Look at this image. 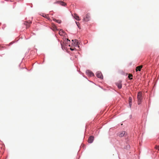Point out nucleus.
Instances as JSON below:
<instances>
[{"instance_id": "ddd939ff", "label": "nucleus", "mask_w": 159, "mask_h": 159, "mask_svg": "<svg viewBox=\"0 0 159 159\" xmlns=\"http://www.w3.org/2000/svg\"><path fill=\"white\" fill-rule=\"evenodd\" d=\"M72 41H73L74 43H75L76 44V45H78L79 44V42H78V40H77L76 39L72 40Z\"/></svg>"}, {"instance_id": "7ed1b4c3", "label": "nucleus", "mask_w": 159, "mask_h": 159, "mask_svg": "<svg viewBox=\"0 0 159 159\" xmlns=\"http://www.w3.org/2000/svg\"><path fill=\"white\" fill-rule=\"evenodd\" d=\"M31 23V21L30 20L28 21H25L24 23V24L26 26V29L28 28L30 26V25Z\"/></svg>"}, {"instance_id": "2eb2a0df", "label": "nucleus", "mask_w": 159, "mask_h": 159, "mask_svg": "<svg viewBox=\"0 0 159 159\" xmlns=\"http://www.w3.org/2000/svg\"><path fill=\"white\" fill-rule=\"evenodd\" d=\"M53 20L57 23H60L61 22V21L59 20H56V19H53Z\"/></svg>"}, {"instance_id": "f03ea898", "label": "nucleus", "mask_w": 159, "mask_h": 159, "mask_svg": "<svg viewBox=\"0 0 159 159\" xmlns=\"http://www.w3.org/2000/svg\"><path fill=\"white\" fill-rule=\"evenodd\" d=\"M90 19V15L89 13H87L84 17L83 19V21L84 22H86L89 20Z\"/></svg>"}, {"instance_id": "f257e3e1", "label": "nucleus", "mask_w": 159, "mask_h": 159, "mask_svg": "<svg viewBox=\"0 0 159 159\" xmlns=\"http://www.w3.org/2000/svg\"><path fill=\"white\" fill-rule=\"evenodd\" d=\"M137 99L138 100V105H140L142 100V94L141 92H139L138 93Z\"/></svg>"}, {"instance_id": "20e7f679", "label": "nucleus", "mask_w": 159, "mask_h": 159, "mask_svg": "<svg viewBox=\"0 0 159 159\" xmlns=\"http://www.w3.org/2000/svg\"><path fill=\"white\" fill-rule=\"evenodd\" d=\"M51 28L53 31H55L58 30L57 26L53 23H52L51 25Z\"/></svg>"}, {"instance_id": "1a4fd4ad", "label": "nucleus", "mask_w": 159, "mask_h": 159, "mask_svg": "<svg viewBox=\"0 0 159 159\" xmlns=\"http://www.w3.org/2000/svg\"><path fill=\"white\" fill-rule=\"evenodd\" d=\"M55 3H58L60 4V5L63 6H65L66 5V3L62 1H57Z\"/></svg>"}, {"instance_id": "6ab92c4d", "label": "nucleus", "mask_w": 159, "mask_h": 159, "mask_svg": "<svg viewBox=\"0 0 159 159\" xmlns=\"http://www.w3.org/2000/svg\"><path fill=\"white\" fill-rule=\"evenodd\" d=\"M132 75H129L128 76V78L130 80H131L132 78H131V77H132Z\"/></svg>"}, {"instance_id": "412c9836", "label": "nucleus", "mask_w": 159, "mask_h": 159, "mask_svg": "<svg viewBox=\"0 0 159 159\" xmlns=\"http://www.w3.org/2000/svg\"><path fill=\"white\" fill-rule=\"evenodd\" d=\"M129 105L130 107V108H131L132 106V103H129Z\"/></svg>"}, {"instance_id": "423d86ee", "label": "nucleus", "mask_w": 159, "mask_h": 159, "mask_svg": "<svg viewBox=\"0 0 159 159\" xmlns=\"http://www.w3.org/2000/svg\"><path fill=\"white\" fill-rule=\"evenodd\" d=\"M86 72L87 74L89 76H93L94 75L93 73L89 70H87Z\"/></svg>"}, {"instance_id": "6e6552de", "label": "nucleus", "mask_w": 159, "mask_h": 159, "mask_svg": "<svg viewBox=\"0 0 159 159\" xmlns=\"http://www.w3.org/2000/svg\"><path fill=\"white\" fill-rule=\"evenodd\" d=\"M116 85L117 86L119 89H120L122 88V83L121 81H119L116 83Z\"/></svg>"}, {"instance_id": "9d476101", "label": "nucleus", "mask_w": 159, "mask_h": 159, "mask_svg": "<svg viewBox=\"0 0 159 159\" xmlns=\"http://www.w3.org/2000/svg\"><path fill=\"white\" fill-rule=\"evenodd\" d=\"M74 17L75 19L77 20H80L79 17L76 14H74Z\"/></svg>"}, {"instance_id": "f3484780", "label": "nucleus", "mask_w": 159, "mask_h": 159, "mask_svg": "<svg viewBox=\"0 0 159 159\" xmlns=\"http://www.w3.org/2000/svg\"><path fill=\"white\" fill-rule=\"evenodd\" d=\"M130 148V147L129 145H126V147H125L124 148L126 149L127 150H128Z\"/></svg>"}, {"instance_id": "9b49d317", "label": "nucleus", "mask_w": 159, "mask_h": 159, "mask_svg": "<svg viewBox=\"0 0 159 159\" xmlns=\"http://www.w3.org/2000/svg\"><path fill=\"white\" fill-rule=\"evenodd\" d=\"M142 66H138L136 68V71H140L141 70V69L142 68Z\"/></svg>"}, {"instance_id": "f8f14e48", "label": "nucleus", "mask_w": 159, "mask_h": 159, "mask_svg": "<svg viewBox=\"0 0 159 159\" xmlns=\"http://www.w3.org/2000/svg\"><path fill=\"white\" fill-rule=\"evenodd\" d=\"M125 133H126V132L125 131L122 132V133H121L119 134V136L121 137H123L124 136V135L125 134Z\"/></svg>"}, {"instance_id": "aec40b11", "label": "nucleus", "mask_w": 159, "mask_h": 159, "mask_svg": "<svg viewBox=\"0 0 159 159\" xmlns=\"http://www.w3.org/2000/svg\"><path fill=\"white\" fill-rule=\"evenodd\" d=\"M76 23L77 26L79 27V24H80L79 23L76 22Z\"/></svg>"}, {"instance_id": "0eeeda50", "label": "nucleus", "mask_w": 159, "mask_h": 159, "mask_svg": "<svg viewBox=\"0 0 159 159\" xmlns=\"http://www.w3.org/2000/svg\"><path fill=\"white\" fill-rule=\"evenodd\" d=\"M94 139V137L93 136H90L88 139V141L89 143H91L93 142Z\"/></svg>"}, {"instance_id": "4468645a", "label": "nucleus", "mask_w": 159, "mask_h": 159, "mask_svg": "<svg viewBox=\"0 0 159 159\" xmlns=\"http://www.w3.org/2000/svg\"><path fill=\"white\" fill-rule=\"evenodd\" d=\"M64 33L63 30L62 29H60V30L59 31V34L61 35H62Z\"/></svg>"}, {"instance_id": "39448f33", "label": "nucleus", "mask_w": 159, "mask_h": 159, "mask_svg": "<svg viewBox=\"0 0 159 159\" xmlns=\"http://www.w3.org/2000/svg\"><path fill=\"white\" fill-rule=\"evenodd\" d=\"M97 76L100 79H102L103 78V76L102 73L100 72H98L96 73Z\"/></svg>"}, {"instance_id": "dca6fc26", "label": "nucleus", "mask_w": 159, "mask_h": 159, "mask_svg": "<svg viewBox=\"0 0 159 159\" xmlns=\"http://www.w3.org/2000/svg\"><path fill=\"white\" fill-rule=\"evenodd\" d=\"M43 16L45 17L46 18H47L48 20L50 19L48 15H43Z\"/></svg>"}, {"instance_id": "4be33fe9", "label": "nucleus", "mask_w": 159, "mask_h": 159, "mask_svg": "<svg viewBox=\"0 0 159 159\" xmlns=\"http://www.w3.org/2000/svg\"><path fill=\"white\" fill-rule=\"evenodd\" d=\"M74 49H75V48H70V49L71 50H74Z\"/></svg>"}, {"instance_id": "a211bd4d", "label": "nucleus", "mask_w": 159, "mask_h": 159, "mask_svg": "<svg viewBox=\"0 0 159 159\" xmlns=\"http://www.w3.org/2000/svg\"><path fill=\"white\" fill-rule=\"evenodd\" d=\"M129 103H132V99L131 97H129Z\"/></svg>"}]
</instances>
